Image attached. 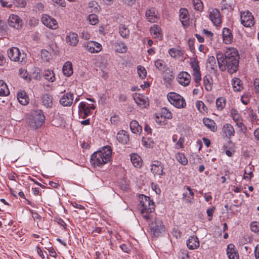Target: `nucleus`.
<instances>
[{
  "label": "nucleus",
  "mask_w": 259,
  "mask_h": 259,
  "mask_svg": "<svg viewBox=\"0 0 259 259\" xmlns=\"http://www.w3.org/2000/svg\"><path fill=\"white\" fill-rule=\"evenodd\" d=\"M217 59L219 67L222 71L227 69L229 73H233L237 70L239 55L235 48L227 49L224 54L221 52H218Z\"/></svg>",
  "instance_id": "1"
},
{
  "label": "nucleus",
  "mask_w": 259,
  "mask_h": 259,
  "mask_svg": "<svg viewBox=\"0 0 259 259\" xmlns=\"http://www.w3.org/2000/svg\"><path fill=\"white\" fill-rule=\"evenodd\" d=\"M112 149L110 146H106L102 149L94 152L91 157V163L94 167L101 166L111 158Z\"/></svg>",
  "instance_id": "2"
},
{
  "label": "nucleus",
  "mask_w": 259,
  "mask_h": 259,
  "mask_svg": "<svg viewBox=\"0 0 259 259\" xmlns=\"http://www.w3.org/2000/svg\"><path fill=\"white\" fill-rule=\"evenodd\" d=\"M140 204L139 208L141 210L143 217L146 220H152L153 215L151 213L155 210L154 203L149 197L144 195L139 196Z\"/></svg>",
  "instance_id": "3"
},
{
  "label": "nucleus",
  "mask_w": 259,
  "mask_h": 259,
  "mask_svg": "<svg viewBox=\"0 0 259 259\" xmlns=\"http://www.w3.org/2000/svg\"><path fill=\"white\" fill-rule=\"evenodd\" d=\"M149 229L150 234L153 237H157L165 231V227L163 222L158 218H155L151 223L149 224Z\"/></svg>",
  "instance_id": "4"
},
{
  "label": "nucleus",
  "mask_w": 259,
  "mask_h": 259,
  "mask_svg": "<svg viewBox=\"0 0 259 259\" xmlns=\"http://www.w3.org/2000/svg\"><path fill=\"white\" fill-rule=\"evenodd\" d=\"M169 102L178 109L184 108L186 106L185 99L180 95L175 92H170L167 95Z\"/></svg>",
  "instance_id": "5"
},
{
  "label": "nucleus",
  "mask_w": 259,
  "mask_h": 259,
  "mask_svg": "<svg viewBox=\"0 0 259 259\" xmlns=\"http://www.w3.org/2000/svg\"><path fill=\"white\" fill-rule=\"evenodd\" d=\"M46 117L41 110L34 111L32 114L30 125L36 130L39 128L45 122Z\"/></svg>",
  "instance_id": "6"
},
{
  "label": "nucleus",
  "mask_w": 259,
  "mask_h": 259,
  "mask_svg": "<svg viewBox=\"0 0 259 259\" xmlns=\"http://www.w3.org/2000/svg\"><path fill=\"white\" fill-rule=\"evenodd\" d=\"M241 24L245 27L250 28L255 24L254 16L249 11H245L240 12Z\"/></svg>",
  "instance_id": "7"
},
{
  "label": "nucleus",
  "mask_w": 259,
  "mask_h": 259,
  "mask_svg": "<svg viewBox=\"0 0 259 259\" xmlns=\"http://www.w3.org/2000/svg\"><path fill=\"white\" fill-rule=\"evenodd\" d=\"M8 55L11 60L15 62H23L26 57V54L21 53L19 49L16 47H13L8 51Z\"/></svg>",
  "instance_id": "8"
},
{
  "label": "nucleus",
  "mask_w": 259,
  "mask_h": 259,
  "mask_svg": "<svg viewBox=\"0 0 259 259\" xmlns=\"http://www.w3.org/2000/svg\"><path fill=\"white\" fill-rule=\"evenodd\" d=\"M41 20L46 26L50 29H56L58 27V24L56 19L48 15H42Z\"/></svg>",
  "instance_id": "9"
},
{
  "label": "nucleus",
  "mask_w": 259,
  "mask_h": 259,
  "mask_svg": "<svg viewBox=\"0 0 259 259\" xmlns=\"http://www.w3.org/2000/svg\"><path fill=\"white\" fill-rule=\"evenodd\" d=\"M209 18L215 26H220L222 23V17L220 11L217 9L209 10Z\"/></svg>",
  "instance_id": "10"
},
{
  "label": "nucleus",
  "mask_w": 259,
  "mask_h": 259,
  "mask_svg": "<svg viewBox=\"0 0 259 259\" xmlns=\"http://www.w3.org/2000/svg\"><path fill=\"white\" fill-rule=\"evenodd\" d=\"M145 17L147 21L150 23H155L159 19L158 13L154 8H151L146 11Z\"/></svg>",
  "instance_id": "11"
},
{
  "label": "nucleus",
  "mask_w": 259,
  "mask_h": 259,
  "mask_svg": "<svg viewBox=\"0 0 259 259\" xmlns=\"http://www.w3.org/2000/svg\"><path fill=\"white\" fill-rule=\"evenodd\" d=\"M78 114L79 117L82 118H85L91 114L89 105L85 102H81L78 106Z\"/></svg>",
  "instance_id": "12"
},
{
  "label": "nucleus",
  "mask_w": 259,
  "mask_h": 259,
  "mask_svg": "<svg viewBox=\"0 0 259 259\" xmlns=\"http://www.w3.org/2000/svg\"><path fill=\"white\" fill-rule=\"evenodd\" d=\"M84 47L91 53H97L102 50V45L96 41H91L84 44Z\"/></svg>",
  "instance_id": "13"
},
{
  "label": "nucleus",
  "mask_w": 259,
  "mask_h": 259,
  "mask_svg": "<svg viewBox=\"0 0 259 259\" xmlns=\"http://www.w3.org/2000/svg\"><path fill=\"white\" fill-rule=\"evenodd\" d=\"M8 23L11 27L17 29L20 28L22 26V22L19 17L14 14L10 16Z\"/></svg>",
  "instance_id": "14"
},
{
  "label": "nucleus",
  "mask_w": 259,
  "mask_h": 259,
  "mask_svg": "<svg viewBox=\"0 0 259 259\" xmlns=\"http://www.w3.org/2000/svg\"><path fill=\"white\" fill-rule=\"evenodd\" d=\"M178 82L184 87L187 86L189 84L191 80V76L187 72H181L178 76Z\"/></svg>",
  "instance_id": "15"
},
{
  "label": "nucleus",
  "mask_w": 259,
  "mask_h": 259,
  "mask_svg": "<svg viewBox=\"0 0 259 259\" xmlns=\"http://www.w3.org/2000/svg\"><path fill=\"white\" fill-rule=\"evenodd\" d=\"M180 20L182 25L187 27L189 25V15L188 10L185 8H181L179 11Z\"/></svg>",
  "instance_id": "16"
},
{
  "label": "nucleus",
  "mask_w": 259,
  "mask_h": 259,
  "mask_svg": "<svg viewBox=\"0 0 259 259\" xmlns=\"http://www.w3.org/2000/svg\"><path fill=\"white\" fill-rule=\"evenodd\" d=\"M134 99L137 105L142 108H146L149 106L148 98L143 95L138 94Z\"/></svg>",
  "instance_id": "17"
},
{
  "label": "nucleus",
  "mask_w": 259,
  "mask_h": 259,
  "mask_svg": "<svg viewBox=\"0 0 259 259\" xmlns=\"http://www.w3.org/2000/svg\"><path fill=\"white\" fill-rule=\"evenodd\" d=\"M163 170V165L160 161H155L151 165V170L154 175L162 176Z\"/></svg>",
  "instance_id": "18"
},
{
  "label": "nucleus",
  "mask_w": 259,
  "mask_h": 259,
  "mask_svg": "<svg viewBox=\"0 0 259 259\" xmlns=\"http://www.w3.org/2000/svg\"><path fill=\"white\" fill-rule=\"evenodd\" d=\"M66 42L70 46L75 47L78 42V35L72 32H69L65 38Z\"/></svg>",
  "instance_id": "19"
},
{
  "label": "nucleus",
  "mask_w": 259,
  "mask_h": 259,
  "mask_svg": "<svg viewBox=\"0 0 259 259\" xmlns=\"http://www.w3.org/2000/svg\"><path fill=\"white\" fill-rule=\"evenodd\" d=\"M151 35L154 38L161 40L163 38V34L160 27L158 25L154 24L150 28Z\"/></svg>",
  "instance_id": "20"
},
{
  "label": "nucleus",
  "mask_w": 259,
  "mask_h": 259,
  "mask_svg": "<svg viewBox=\"0 0 259 259\" xmlns=\"http://www.w3.org/2000/svg\"><path fill=\"white\" fill-rule=\"evenodd\" d=\"M73 101V94L69 92L64 95L60 100V103L63 106H70Z\"/></svg>",
  "instance_id": "21"
},
{
  "label": "nucleus",
  "mask_w": 259,
  "mask_h": 259,
  "mask_svg": "<svg viewBox=\"0 0 259 259\" xmlns=\"http://www.w3.org/2000/svg\"><path fill=\"white\" fill-rule=\"evenodd\" d=\"M115 52L119 53H125L127 51V47L122 41H116L113 45Z\"/></svg>",
  "instance_id": "22"
},
{
  "label": "nucleus",
  "mask_w": 259,
  "mask_h": 259,
  "mask_svg": "<svg viewBox=\"0 0 259 259\" xmlns=\"http://www.w3.org/2000/svg\"><path fill=\"white\" fill-rule=\"evenodd\" d=\"M234 247L233 244H230L228 245L227 254L229 259H239V254L235 249Z\"/></svg>",
  "instance_id": "23"
},
{
  "label": "nucleus",
  "mask_w": 259,
  "mask_h": 259,
  "mask_svg": "<svg viewBox=\"0 0 259 259\" xmlns=\"http://www.w3.org/2000/svg\"><path fill=\"white\" fill-rule=\"evenodd\" d=\"M116 139L121 144H125L129 141V135L127 132L121 130L117 133Z\"/></svg>",
  "instance_id": "24"
},
{
  "label": "nucleus",
  "mask_w": 259,
  "mask_h": 259,
  "mask_svg": "<svg viewBox=\"0 0 259 259\" xmlns=\"http://www.w3.org/2000/svg\"><path fill=\"white\" fill-rule=\"evenodd\" d=\"M223 134L227 138H231L235 134V130L233 126L229 123L224 125L222 129Z\"/></svg>",
  "instance_id": "25"
},
{
  "label": "nucleus",
  "mask_w": 259,
  "mask_h": 259,
  "mask_svg": "<svg viewBox=\"0 0 259 259\" xmlns=\"http://www.w3.org/2000/svg\"><path fill=\"white\" fill-rule=\"evenodd\" d=\"M198 238L196 236H191L187 241V245L190 249H195L199 246Z\"/></svg>",
  "instance_id": "26"
},
{
  "label": "nucleus",
  "mask_w": 259,
  "mask_h": 259,
  "mask_svg": "<svg viewBox=\"0 0 259 259\" xmlns=\"http://www.w3.org/2000/svg\"><path fill=\"white\" fill-rule=\"evenodd\" d=\"M222 35L223 41L225 44H229L231 43L233 39V35L229 28H223Z\"/></svg>",
  "instance_id": "27"
},
{
  "label": "nucleus",
  "mask_w": 259,
  "mask_h": 259,
  "mask_svg": "<svg viewBox=\"0 0 259 259\" xmlns=\"http://www.w3.org/2000/svg\"><path fill=\"white\" fill-rule=\"evenodd\" d=\"M42 104L47 108H52L53 106V97L49 94L43 95L41 97Z\"/></svg>",
  "instance_id": "28"
},
{
  "label": "nucleus",
  "mask_w": 259,
  "mask_h": 259,
  "mask_svg": "<svg viewBox=\"0 0 259 259\" xmlns=\"http://www.w3.org/2000/svg\"><path fill=\"white\" fill-rule=\"evenodd\" d=\"M187 190L189 191V193L187 192L184 193L183 194V198L188 203H192L194 200V193L193 192L192 190L189 186H185L184 187Z\"/></svg>",
  "instance_id": "29"
},
{
  "label": "nucleus",
  "mask_w": 259,
  "mask_h": 259,
  "mask_svg": "<svg viewBox=\"0 0 259 259\" xmlns=\"http://www.w3.org/2000/svg\"><path fill=\"white\" fill-rule=\"evenodd\" d=\"M203 122L211 131L214 132L217 131V126L213 120L208 118H204L203 119Z\"/></svg>",
  "instance_id": "30"
},
{
  "label": "nucleus",
  "mask_w": 259,
  "mask_h": 259,
  "mask_svg": "<svg viewBox=\"0 0 259 259\" xmlns=\"http://www.w3.org/2000/svg\"><path fill=\"white\" fill-rule=\"evenodd\" d=\"M130 126L133 133L140 134L142 131V126L139 125L138 122L136 120H132L130 122Z\"/></svg>",
  "instance_id": "31"
},
{
  "label": "nucleus",
  "mask_w": 259,
  "mask_h": 259,
  "mask_svg": "<svg viewBox=\"0 0 259 259\" xmlns=\"http://www.w3.org/2000/svg\"><path fill=\"white\" fill-rule=\"evenodd\" d=\"M119 32L120 36L124 38H127L130 36V30L125 24H121L119 26Z\"/></svg>",
  "instance_id": "32"
},
{
  "label": "nucleus",
  "mask_w": 259,
  "mask_h": 259,
  "mask_svg": "<svg viewBox=\"0 0 259 259\" xmlns=\"http://www.w3.org/2000/svg\"><path fill=\"white\" fill-rule=\"evenodd\" d=\"M131 160L135 167H140L142 165V159L140 156L137 154H132L131 155Z\"/></svg>",
  "instance_id": "33"
},
{
  "label": "nucleus",
  "mask_w": 259,
  "mask_h": 259,
  "mask_svg": "<svg viewBox=\"0 0 259 259\" xmlns=\"http://www.w3.org/2000/svg\"><path fill=\"white\" fill-rule=\"evenodd\" d=\"M62 71L64 74L70 76L73 73L72 64L70 62H66L63 66Z\"/></svg>",
  "instance_id": "34"
},
{
  "label": "nucleus",
  "mask_w": 259,
  "mask_h": 259,
  "mask_svg": "<svg viewBox=\"0 0 259 259\" xmlns=\"http://www.w3.org/2000/svg\"><path fill=\"white\" fill-rule=\"evenodd\" d=\"M203 84L206 91H210L212 90V78L210 75H206L204 76Z\"/></svg>",
  "instance_id": "35"
},
{
  "label": "nucleus",
  "mask_w": 259,
  "mask_h": 259,
  "mask_svg": "<svg viewBox=\"0 0 259 259\" xmlns=\"http://www.w3.org/2000/svg\"><path fill=\"white\" fill-rule=\"evenodd\" d=\"M241 80L236 77H234L232 80L233 88L235 92H240L243 89Z\"/></svg>",
  "instance_id": "36"
},
{
  "label": "nucleus",
  "mask_w": 259,
  "mask_h": 259,
  "mask_svg": "<svg viewBox=\"0 0 259 259\" xmlns=\"http://www.w3.org/2000/svg\"><path fill=\"white\" fill-rule=\"evenodd\" d=\"M10 94V91L6 83L0 80V96H7Z\"/></svg>",
  "instance_id": "37"
},
{
  "label": "nucleus",
  "mask_w": 259,
  "mask_h": 259,
  "mask_svg": "<svg viewBox=\"0 0 259 259\" xmlns=\"http://www.w3.org/2000/svg\"><path fill=\"white\" fill-rule=\"evenodd\" d=\"M17 99L19 102L23 105H25L28 103L29 99L24 92L18 93Z\"/></svg>",
  "instance_id": "38"
},
{
  "label": "nucleus",
  "mask_w": 259,
  "mask_h": 259,
  "mask_svg": "<svg viewBox=\"0 0 259 259\" xmlns=\"http://www.w3.org/2000/svg\"><path fill=\"white\" fill-rule=\"evenodd\" d=\"M44 78L51 82L55 80V76L54 72L51 70H47L44 72Z\"/></svg>",
  "instance_id": "39"
},
{
  "label": "nucleus",
  "mask_w": 259,
  "mask_h": 259,
  "mask_svg": "<svg viewBox=\"0 0 259 259\" xmlns=\"http://www.w3.org/2000/svg\"><path fill=\"white\" fill-rule=\"evenodd\" d=\"M155 66L160 71L164 72L166 70V65L165 62L161 59H157L155 61Z\"/></svg>",
  "instance_id": "40"
},
{
  "label": "nucleus",
  "mask_w": 259,
  "mask_h": 259,
  "mask_svg": "<svg viewBox=\"0 0 259 259\" xmlns=\"http://www.w3.org/2000/svg\"><path fill=\"white\" fill-rule=\"evenodd\" d=\"M176 158L178 161L183 165H186L188 164L187 158L184 153L178 152L176 155Z\"/></svg>",
  "instance_id": "41"
},
{
  "label": "nucleus",
  "mask_w": 259,
  "mask_h": 259,
  "mask_svg": "<svg viewBox=\"0 0 259 259\" xmlns=\"http://www.w3.org/2000/svg\"><path fill=\"white\" fill-rule=\"evenodd\" d=\"M89 11L91 13H97L99 11L100 7L98 4L95 1H92L89 3Z\"/></svg>",
  "instance_id": "42"
},
{
  "label": "nucleus",
  "mask_w": 259,
  "mask_h": 259,
  "mask_svg": "<svg viewBox=\"0 0 259 259\" xmlns=\"http://www.w3.org/2000/svg\"><path fill=\"white\" fill-rule=\"evenodd\" d=\"M216 107L219 110H222L226 105V100L222 97L219 98L216 101Z\"/></svg>",
  "instance_id": "43"
},
{
  "label": "nucleus",
  "mask_w": 259,
  "mask_h": 259,
  "mask_svg": "<svg viewBox=\"0 0 259 259\" xmlns=\"http://www.w3.org/2000/svg\"><path fill=\"white\" fill-rule=\"evenodd\" d=\"M196 106L197 109L202 113H204L207 111V108L205 105L204 103L201 101H197Z\"/></svg>",
  "instance_id": "44"
},
{
  "label": "nucleus",
  "mask_w": 259,
  "mask_h": 259,
  "mask_svg": "<svg viewBox=\"0 0 259 259\" xmlns=\"http://www.w3.org/2000/svg\"><path fill=\"white\" fill-rule=\"evenodd\" d=\"M161 116L165 118L171 119L172 115L171 112L166 108H162L161 110Z\"/></svg>",
  "instance_id": "45"
},
{
  "label": "nucleus",
  "mask_w": 259,
  "mask_h": 259,
  "mask_svg": "<svg viewBox=\"0 0 259 259\" xmlns=\"http://www.w3.org/2000/svg\"><path fill=\"white\" fill-rule=\"evenodd\" d=\"M231 116L235 122H238L242 120L241 116L238 113V111L235 109H232L231 111Z\"/></svg>",
  "instance_id": "46"
},
{
  "label": "nucleus",
  "mask_w": 259,
  "mask_h": 259,
  "mask_svg": "<svg viewBox=\"0 0 259 259\" xmlns=\"http://www.w3.org/2000/svg\"><path fill=\"white\" fill-rule=\"evenodd\" d=\"M88 20L91 25H94L97 24L98 22V17L95 14H92L89 15Z\"/></svg>",
  "instance_id": "47"
},
{
  "label": "nucleus",
  "mask_w": 259,
  "mask_h": 259,
  "mask_svg": "<svg viewBox=\"0 0 259 259\" xmlns=\"http://www.w3.org/2000/svg\"><path fill=\"white\" fill-rule=\"evenodd\" d=\"M190 64L193 69V72L200 71L199 62L195 58L191 59Z\"/></svg>",
  "instance_id": "48"
},
{
  "label": "nucleus",
  "mask_w": 259,
  "mask_h": 259,
  "mask_svg": "<svg viewBox=\"0 0 259 259\" xmlns=\"http://www.w3.org/2000/svg\"><path fill=\"white\" fill-rule=\"evenodd\" d=\"M137 69L139 77L142 79L145 78L147 74L145 68L142 66L139 65L137 67Z\"/></svg>",
  "instance_id": "49"
},
{
  "label": "nucleus",
  "mask_w": 259,
  "mask_h": 259,
  "mask_svg": "<svg viewBox=\"0 0 259 259\" xmlns=\"http://www.w3.org/2000/svg\"><path fill=\"white\" fill-rule=\"evenodd\" d=\"M192 75L196 82V86L198 87L200 84V82L201 80L200 71L193 72Z\"/></svg>",
  "instance_id": "50"
},
{
  "label": "nucleus",
  "mask_w": 259,
  "mask_h": 259,
  "mask_svg": "<svg viewBox=\"0 0 259 259\" xmlns=\"http://www.w3.org/2000/svg\"><path fill=\"white\" fill-rule=\"evenodd\" d=\"M194 9L198 11H202L203 9V4L201 0H193Z\"/></svg>",
  "instance_id": "51"
},
{
  "label": "nucleus",
  "mask_w": 259,
  "mask_h": 259,
  "mask_svg": "<svg viewBox=\"0 0 259 259\" xmlns=\"http://www.w3.org/2000/svg\"><path fill=\"white\" fill-rule=\"evenodd\" d=\"M252 175L251 166H249L246 167L244 170V179L250 180L252 177Z\"/></svg>",
  "instance_id": "52"
},
{
  "label": "nucleus",
  "mask_w": 259,
  "mask_h": 259,
  "mask_svg": "<svg viewBox=\"0 0 259 259\" xmlns=\"http://www.w3.org/2000/svg\"><path fill=\"white\" fill-rule=\"evenodd\" d=\"M41 57L44 61L48 62L50 59L51 54L46 50H42L41 52Z\"/></svg>",
  "instance_id": "53"
},
{
  "label": "nucleus",
  "mask_w": 259,
  "mask_h": 259,
  "mask_svg": "<svg viewBox=\"0 0 259 259\" xmlns=\"http://www.w3.org/2000/svg\"><path fill=\"white\" fill-rule=\"evenodd\" d=\"M250 228L251 231L254 233L259 232V223L256 221L252 222L250 225Z\"/></svg>",
  "instance_id": "54"
},
{
  "label": "nucleus",
  "mask_w": 259,
  "mask_h": 259,
  "mask_svg": "<svg viewBox=\"0 0 259 259\" xmlns=\"http://www.w3.org/2000/svg\"><path fill=\"white\" fill-rule=\"evenodd\" d=\"M12 4L17 7L24 8L26 6V3L25 0H12Z\"/></svg>",
  "instance_id": "55"
},
{
  "label": "nucleus",
  "mask_w": 259,
  "mask_h": 259,
  "mask_svg": "<svg viewBox=\"0 0 259 259\" xmlns=\"http://www.w3.org/2000/svg\"><path fill=\"white\" fill-rule=\"evenodd\" d=\"M0 4L4 8H11L13 6L12 0L11 1H4L0 0Z\"/></svg>",
  "instance_id": "56"
},
{
  "label": "nucleus",
  "mask_w": 259,
  "mask_h": 259,
  "mask_svg": "<svg viewBox=\"0 0 259 259\" xmlns=\"http://www.w3.org/2000/svg\"><path fill=\"white\" fill-rule=\"evenodd\" d=\"M215 209V207L212 206L211 208L207 209L206 213L208 216V220L211 221L212 219L213 213Z\"/></svg>",
  "instance_id": "57"
},
{
  "label": "nucleus",
  "mask_w": 259,
  "mask_h": 259,
  "mask_svg": "<svg viewBox=\"0 0 259 259\" xmlns=\"http://www.w3.org/2000/svg\"><path fill=\"white\" fill-rule=\"evenodd\" d=\"M184 138L181 137L176 144L175 148L177 149L184 147Z\"/></svg>",
  "instance_id": "58"
},
{
  "label": "nucleus",
  "mask_w": 259,
  "mask_h": 259,
  "mask_svg": "<svg viewBox=\"0 0 259 259\" xmlns=\"http://www.w3.org/2000/svg\"><path fill=\"white\" fill-rule=\"evenodd\" d=\"M110 121L112 124L116 125L119 123L120 120L118 115L114 114L111 117Z\"/></svg>",
  "instance_id": "59"
},
{
  "label": "nucleus",
  "mask_w": 259,
  "mask_h": 259,
  "mask_svg": "<svg viewBox=\"0 0 259 259\" xmlns=\"http://www.w3.org/2000/svg\"><path fill=\"white\" fill-rule=\"evenodd\" d=\"M180 259H190L189 255L186 251H182L179 254Z\"/></svg>",
  "instance_id": "60"
},
{
  "label": "nucleus",
  "mask_w": 259,
  "mask_h": 259,
  "mask_svg": "<svg viewBox=\"0 0 259 259\" xmlns=\"http://www.w3.org/2000/svg\"><path fill=\"white\" fill-rule=\"evenodd\" d=\"M208 63L210 64V68L211 69H214V67L215 65V59L213 56L209 57L208 60Z\"/></svg>",
  "instance_id": "61"
},
{
  "label": "nucleus",
  "mask_w": 259,
  "mask_h": 259,
  "mask_svg": "<svg viewBox=\"0 0 259 259\" xmlns=\"http://www.w3.org/2000/svg\"><path fill=\"white\" fill-rule=\"evenodd\" d=\"M236 125L240 128V130L242 131L243 132H245L247 128L244 125V124L242 122V120L239 121L238 122H235Z\"/></svg>",
  "instance_id": "62"
},
{
  "label": "nucleus",
  "mask_w": 259,
  "mask_h": 259,
  "mask_svg": "<svg viewBox=\"0 0 259 259\" xmlns=\"http://www.w3.org/2000/svg\"><path fill=\"white\" fill-rule=\"evenodd\" d=\"M80 36L85 40H88L91 37V34L87 31L83 30L81 33Z\"/></svg>",
  "instance_id": "63"
},
{
  "label": "nucleus",
  "mask_w": 259,
  "mask_h": 259,
  "mask_svg": "<svg viewBox=\"0 0 259 259\" xmlns=\"http://www.w3.org/2000/svg\"><path fill=\"white\" fill-rule=\"evenodd\" d=\"M249 96L246 95H243L241 98L242 103L244 105H247L249 102Z\"/></svg>",
  "instance_id": "64"
}]
</instances>
